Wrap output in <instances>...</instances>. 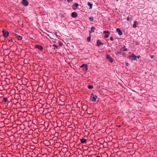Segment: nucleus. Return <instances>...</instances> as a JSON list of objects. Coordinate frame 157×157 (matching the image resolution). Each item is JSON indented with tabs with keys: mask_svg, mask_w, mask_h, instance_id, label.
Returning a JSON list of instances; mask_svg holds the SVG:
<instances>
[{
	"mask_svg": "<svg viewBox=\"0 0 157 157\" xmlns=\"http://www.w3.org/2000/svg\"><path fill=\"white\" fill-rule=\"evenodd\" d=\"M97 96L96 95H94V94L92 93L91 94L90 97V100L93 101H95L96 99L97 98Z\"/></svg>",
	"mask_w": 157,
	"mask_h": 157,
	"instance_id": "nucleus-1",
	"label": "nucleus"
},
{
	"mask_svg": "<svg viewBox=\"0 0 157 157\" xmlns=\"http://www.w3.org/2000/svg\"><path fill=\"white\" fill-rule=\"evenodd\" d=\"M3 33V36L5 37H6L8 36L9 35V33L6 30H3L2 31Z\"/></svg>",
	"mask_w": 157,
	"mask_h": 157,
	"instance_id": "nucleus-2",
	"label": "nucleus"
},
{
	"mask_svg": "<svg viewBox=\"0 0 157 157\" xmlns=\"http://www.w3.org/2000/svg\"><path fill=\"white\" fill-rule=\"evenodd\" d=\"M35 48H38L41 51H42L43 49V47L40 45H36L35 46Z\"/></svg>",
	"mask_w": 157,
	"mask_h": 157,
	"instance_id": "nucleus-3",
	"label": "nucleus"
},
{
	"mask_svg": "<svg viewBox=\"0 0 157 157\" xmlns=\"http://www.w3.org/2000/svg\"><path fill=\"white\" fill-rule=\"evenodd\" d=\"M22 3L24 6H27L29 4L28 2L26 0H22Z\"/></svg>",
	"mask_w": 157,
	"mask_h": 157,
	"instance_id": "nucleus-4",
	"label": "nucleus"
},
{
	"mask_svg": "<svg viewBox=\"0 0 157 157\" xmlns=\"http://www.w3.org/2000/svg\"><path fill=\"white\" fill-rule=\"evenodd\" d=\"M106 57L107 59L110 61V62L112 63L113 62V59L111 58L109 54H107Z\"/></svg>",
	"mask_w": 157,
	"mask_h": 157,
	"instance_id": "nucleus-5",
	"label": "nucleus"
},
{
	"mask_svg": "<svg viewBox=\"0 0 157 157\" xmlns=\"http://www.w3.org/2000/svg\"><path fill=\"white\" fill-rule=\"evenodd\" d=\"M87 67V64H83V65H82L81 66V68L84 67V69H83L84 70V71H86L88 69Z\"/></svg>",
	"mask_w": 157,
	"mask_h": 157,
	"instance_id": "nucleus-6",
	"label": "nucleus"
},
{
	"mask_svg": "<svg viewBox=\"0 0 157 157\" xmlns=\"http://www.w3.org/2000/svg\"><path fill=\"white\" fill-rule=\"evenodd\" d=\"M78 4L76 3H75L74 4H73L72 5V8L74 10H76L78 8Z\"/></svg>",
	"mask_w": 157,
	"mask_h": 157,
	"instance_id": "nucleus-7",
	"label": "nucleus"
},
{
	"mask_svg": "<svg viewBox=\"0 0 157 157\" xmlns=\"http://www.w3.org/2000/svg\"><path fill=\"white\" fill-rule=\"evenodd\" d=\"M116 31L118 33V35L121 36L122 35V32L121 31L120 29L117 28L116 29Z\"/></svg>",
	"mask_w": 157,
	"mask_h": 157,
	"instance_id": "nucleus-8",
	"label": "nucleus"
},
{
	"mask_svg": "<svg viewBox=\"0 0 157 157\" xmlns=\"http://www.w3.org/2000/svg\"><path fill=\"white\" fill-rule=\"evenodd\" d=\"M14 35L17 38L18 40H21L22 39V37L18 35L17 34H14Z\"/></svg>",
	"mask_w": 157,
	"mask_h": 157,
	"instance_id": "nucleus-9",
	"label": "nucleus"
},
{
	"mask_svg": "<svg viewBox=\"0 0 157 157\" xmlns=\"http://www.w3.org/2000/svg\"><path fill=\"white\" fill-rule=\"evenodd\" d=\"M78 16V14L76 12H73L71 14V16L73 18L76 17Z\"/></svg>",
	"mask_w": 157,
	"mask_h": 157,
	"instance_id": "nucleus-10",
	"label": "nucleus"
},
{
	"mask_svg": "<svg viewBox=\"0 0 157 157\" xmlns=\"http://www.w3.org/2000/svg\"><path fill=\"white\" fill-rule=\"evenodd\" d=\"M103 44V43L101 42L99 40H97V46H99L100 45H102Z\"/></svg>",
	"mask_w": 157,
	"mask_h": 157,
	"instance_id": "nucleus-11",
	"label": "nucleus"
},
{
	"mask_svg": "<svg viewBox=\"0 0 157 157\" xmlns=\"http://www.w3.org/2000/svg\"><path fill=\"white\" fill-rule=\"evenodd\" d=\"M132 57L133 58V60H136V56L134 54H132Z\"/></svg>",
	"mask_w": 157,
	"mask_h": 157,
	"instance_id": "nucleus-12",
	"label": "nucleus"
},
{
	"mask_svg": "<svg viewBox=\"0 0 157 157\" xmlns=\"http://www.w3.org/2000/svg\"><path fill=\"white\" fill-rule=\"evenodd\" d=\"M86 140L84 138H82L81 140V142L82 143H84L86 142Z\"/></svg>",
	"mask_w": 157,
	"mask_h": 157,
	"instance_id": "nucleus-13",
	"label": "nucleus"
},
{
	"mask_svg": "<svg viewBox=\"0 0 157 157\" xmlns=\"http://www.w3.org/2000/svg\"><path fill=\"white\" fill-rule=\"evenodd\" d=\"M87 5L90 6V9H92V8L93 4L90 2H88Z\"/></svg>",
	"mask_w": 157,
	"mask_h": 157,
	"instance_id": "nucleus-14",
	"label": "nucleus"
},
{
	"mask_svg": "<svg viewBox=\"0 0 157 157\" xmlns=\"http://www.w3.org/2000/svg\"><path fill=\"white\" fill-rule=\"evenodd\" d=\"M136 24H137V22L136 21H135L134 22V24H133V27L134 28H136Z\"/></svg>",
	"mask_w": 157,
	"mask_h": 157,
	"instance_id": "nucleus-15",
	"label": "nucleus"
},
{
	"mask_svg": "<svg viewBox=\"0 0 157 157\" xmlns=\"http://www.w3.org/2000/svg\"><path fill=\"white\" fill-rule=\"evenodd\" d=\"M90 39H91V36H90V35L89 36H88L87 38V42H89L90 41Z\"/></svg>",
	"mask_w": 157,
	"mask_h": 157,
	"instance_id": "nucleus-16",
	"label": "nucleus"
},
{
	"mask_svg": "<svg viewBox=\"0 0 157 157\" xmlns=\"http://www.w3.org/2000/svg\"><path fill=\"white\" fill-rule=\"evenodd\" d=\"M103 33L105 34H110V33L108 31H103Z\"/></svg>",
	"mask_w": 157,
	"mask_h": 157,
	"instance_id": "nucleus-17",
	"label": "nucleus"
},
{
	"mask_svg": "<svg viewBox=\"0 0 157 157\" xmlns=\"http://www.w3.org/2000/svg\"><path fill=\"white\" fill-rule=\"evenodd\" d=\"M95 29V28L94 27H91V30L92 32H94V29Z\"/></svg>",
	"mask_w": 157,
	"mask_h": 157,
	"instance_id": "nucleus-18",
	"label": "nucleus"
},
{
	"mask_svg": "<svg viewBox=\"0 0 157 157\" xmlns=\"http://www.w3.org/2000/svg\"><path fill=\"white\" fill-rule=\"evenodd\" d=\"M88 88L89 89H92L93 88V85H89L88 86Z\"/></svg>",
	"mask_w": 157,
	"mask_h": 157,
	"instance_id": "nucleus-19",
	"label": "nucleus"
},
{
	"mask_svg": "<svg viewBox=\"0 0 157 157\" xmlns=\"http://www.w3.org/2000/svg\"><path fill=\"white\" fill-rule=\"evenodd\" d=\"M3 100L5 102H6L7 101V98L4 97L3 98Z\"/></svg>",
	"mask_w": 157,
	"mask_h": 157,
	"instance_id": "nucleus-20",
	"label": "nucleus"
},
{
	"mask_svg": "<svg viewBox=\"0 0 157 157\" xmlns=\"http://www.w3.org/2000/svg\"><path fill=\"white\" fill-rule=\"evenodd\" d=\"M89 19L91 21H94V18L92 17H89Z\"/></svg>",
	"mask_w": 157,
	"mask_h": 157,
	"instance_id": "nucleus-21",
	"label": "nucleus"
},
{
	"mask_svg": "<svg viewBox=\"0 0 157 157\" xmlns=\"http://www.w3.org/2000/svg\"><path fill=\"white\" fill-rule=\"evenodd\" d=\"M109 36L108 34H106L105 36V38H108Z\"/></svg>",
	"mask_w": 157,
	"mask_h": 157,
	"instance_id": "nucleus-22",
	"label": "nucleus"
},
{
	"mask_svg": "<svg viewBox=\"0 0 157 157\" xmlns=\"http://www.w3.org/2000/svg\"><path fill=\"white\" fill-rule=\"evenodd\" d=\"M124 47H125V46H124V47L123 48H124L123 51H127V48H124Z\"/></svg>",
	"mask_w": 157,
	"mask_h": 157,
	"instance_id": "nucleus-23",
	"label": "nucleus"
},
{
	"mask_svg": "<svg viewBox=\"0 0 157 157\" xmlns=\"http://www.w3.org/2000/svg\"><path fill=\"white\" fill-rule=\"evenodd\" d=\"M53 46L54 47H55V48H58V46L57 45H56L55 44H54L53 45Z\"/></svg>",
	"mask_w": 157,
	"mask_h": 157,
	"instance_id": "nucleus-24",
	"label": "nucleus"
},
{
	"mask_svg": "<svg viewBox=\"0 0 157 157\" xmlns=\"http://www.w3.org/2000/svg\"><path fill=\"white\" fill-rule=\"evenodd\" d=\"M110 40H113V37H111L110 38Z\"/></svg>",
	"mask_w": 157,
	"mask_h": 157,
	"instance_id": "nucleus-25",
	"label": "nucleus"
},
{
	"mask_svg": "<svg viewBox=\"0 0 157 157\" xmlns=\"http://www.w3.org/2000/svg\"><path fill=\"white\" fill-rule=\"evenodd\" d=\"M127 20L128 21H129V18L128 17H127Z\"/></svg>",
	"mask_w": 157,
	"mask_h": 157,
	"instance_id": "nucleus-26",
	"label": "nucleus"
},
{
	"mask_svg": "<svg viewBox=\"0 0 157 157\" xmlns=\"http://www.w3.org/2000/svg\"><path fill=\"white\" fill-rule=\"evenodd\" d=\"M73 1V0H67V1L68 2H70L71 1Z\"/></svg>",
	"mask_w": 157,
	"mask_h": 157,
	"instance_id": "nucleus-27",
	"label": "nucleus"
},
{
	"mask_svg": "<svg viewBox=\"0 0 157 157\" xmlns=\"http://www.w3.org/2000/svg\"><path fill=\"white\" fill-rule=\"evenodd\" d=\"M121 53V52H116V54H120V53Z\"/></svg>",
	"mask_w": 157,
	"mask_h": 157,
	"instance_id": "nucleus-28",
	"label": "nucleus"
},
{
	"mask_svg": "<svg viewBox=\"0 0 157 157\" xmlns=\"http://www.w3.org/2000/svg\"><path fill=\"white\" fill-rule=\"evenodd\" d=\"M154 57V56H151V59H153Z\"/></svg>",
	"mask_w": 157,
	"mask_h": 157,
	"instance_id": "nucleus-29",
	"label": "nucleus"
},
{
	"mask_svg": "<svg viewBox=\"0 0 157 157\" xmlns=\"http://www.w3.org/2000/svg\"><path fill=\"white\" fill-rule=\"evenodd\" d=\"M62 45V44H61V43H59V46H61Z\"/></svg>",
	"mask_w": 157,
	"mask_h": 157,
	"instance_id": "nucleus-30",
	"label": "nucleus"
},
{
	"mask_svg": "<svg viewBox=\"0 0 157 157\" xmlns=\"http://www.w3.org/2000/svg\"><path fill=\"white\" fill-rule=\"evenodd\" d=\"M9 41H10V42H12V41H13L12 40H11H11H10Z\"/></svg>",
	"mask_w": 157,
	"mask_h": 157,
	"instance_id": "nucleus-31",
	"label": "nucleus"
},
{
	"mask_svg": "<svg viewBox=\"0 0 157 157\" xmlns=\"http://www.w3.org/2000/svg\"><path fill=\"white\" fill-rule=\"evenodd\" d=\"M137 57L138 58V59H139V57H140V56H137Z\"/></svg>",
	"mask_w": 157,
	"mask_h": 157,
	"instance_id": "nucleus-32",
	"label": "nucleus"
},
{
	"mask_svg": "<svg viewBox=\"0 0 157 157\" xmlns=\"http://www.w3.org/2000/svg\"><path fill=\"white\" fill-rule=\"evenodd\" d=\"M96 157H101L100 156H97Z\"/></svg>",
	"mask_w": 157,
	"mask_h": 157,
	"instance_id": "nucleus-33",
	"label": "nucleus"
},
{
	"mask_svg": "<svg viewBox=\"0 0 157 157\" xmlns=\"http://www.w3.org/2000/svg\"><path fill=\"white\" fill-rule=\"evenodd\" d=\"M89 32H90V33H91V32H91V30L90 31H89Z\"/></svg>",
	"mask_w": 157,
	"mask_h": 157,
	"instance_id": "nucleus-34",
	"label": "nucleus"
},
{
	"mask_svg": "<svg viewBox=\"0 0 157 157\" xmlns=\"http://www.w3.org/2000/svg\"><path fill=\"white\" fill-rule=\"evenodd\" d=\"M128 63H126V65L127 66H128Z\"/></svg>",
	"mask_w": 157,
	"mask_h": 157,
	"instance_id": "nucleus-35",
	"label": "nucleus"
}]
</instances>
